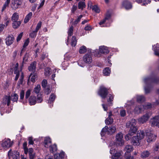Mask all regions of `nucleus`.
Wrapping results in <instances>:
<instances>
[{
  "instance_id": "1",
  "label": "nucleus",
  "mask_w": 159,
  "mask_h": 159,
  "mask_svg": "<svg viewBox=\"0 0 159 159\" xmlns=\"http://www.w3.org/2000/svg\"><path fill=\"white\" fill-rule=\"evenodd\" d=\"M108 89L106 88L103 86H101L100 89L98 92V94L102 98H107V101L108 105L109 106H112L114 96L113 94H108Z\"/></svg>"
},
{
  "instance_id": "17",
  "label": "nucleus",
  "mask_w": 159,
  "mask_h": 159,
  "mask_svg": "<svg viewBox=\"0 0 159 159\" xmlns=\"http://www.w3.org/2000/svg\"><path fill=\"white\" fill-rule=\"evenodd\" d=\"M143 109V105H136L134 109V112L136 114H139L141 113Z\"/></svg>"
},
{
  "instance_id": "21",
  "label": "nucleus",
  "mask_w": 159,
  "mask_h": 159,
  "mask_svg": "<svg viewBox=\"0 0 159 159\" xmlns=\"http://www.w3.org/2000/svg\"><path fill=\"white\" fill-rule=\"evenodd\" d=\"M116 131V129L115 126L111 125L108 127V134L111 135L114 133Z\"/></svg>"
},
{
  "instance_id": "41",
  "label": "nucleus",
  "mask_w": 159,
  "mask_h": 159,
  "mask_svg": "<svg viewBox=\"0 0 159 159\" xmlns=\"http://www.w3.org/2000/svg\"><path fill=\"white\" fill-rule=\"evenodd\" d=\"M87 49L86 47L83 46L81 47L79 50V52L80 54H83L86 52Z\"/></svg>"
},
{
  "instance_id": "4",
  "label": "nucleus",
  "mask_w": 159,
  "mask_h": 159,
  "mask_svg": "<svg viewBox=\"0 0 159 159\" xmlns=\"http://www.w3.org/2000/svg\"><path fill=\"white\" fill-rule=\"evenodd\" d=\"M136 124V120L134 119H132L128 121L126 124V127L127 128H130L129 130L133 131V130L136 129L135 132L137 131V127L135 126Z\"/></svg>"
},
{
  "instance_id": "60",
  "label": "nucleus",
  "mask_w": 159,
  "mask_h": 159,
  "mask_svg": "<svg viewBox=\"0 0 159 159\" xmlns=\"http://www.w3.org/2000/svg\"><path fill=\"white\" fill-rule=\"evenodd\" d=\"M29 42V39H27L25 41L24 44L23 46V47L24 48H25V47H26L28 45V44Z\"/></svg>"
},
{
  "instance_id": "25",
  "label": "nucleus",
  "mask_w": 159,
  "mask_h": 159,
  "mask_svg": "<svg viewBox=\"0 0 159 159\" xmlns=\"http://www.w3.org/2000/svg\"><path fill=\"white\" fill-rule=\"evenodd\" d=\"M32 15V12H30L26 16L24 20V22L25 23H26L28 22L30 20L31 18Z\"/></svg>"
},
{
  "instance_id": "37",
  "label": "nucleus",
  "mask_w": 159,
  "mask_h": 159,
  "mask_svg": "<svg viewBox=\"0 0 159 159\" xmlns=\"http://www.w3.org/2000/svg\"><path fill=\"white\" fill-rule=\"evenodd\" d=\"M153 50L155 54L159 57V47H157V46L154 45L153 46Z\"/></svg>"
},
{
  "instance_id": "36",
  "label": "nucleus",
  "mask_w": 159,
  "mask_h": 159,
  "mask_svg": "<svg viewBox=\"0 0 159 159\" xmlns=\"http://www.w3.org/2000/svg\"><path fill=\"white\" fill-rule=\"evenodd\" d=\"M19 18L18 15L17 13H15L12 16L11 20L13 22L17 21Z\"/></svg>"
},
{
  "instance_id": "23",
  "label": "nucleus",
  "mask_w": 159,
  "mask_h": 159,
  "mask_svg": "<svg viewBox=\"0 0 159 159\" xmlns=\"http://www.w3.org/2000/svg\"><path fill=\"white\" fill-rule=\"evenodd\" d=\"M56 98V96L53 93H52L50 96L49 100H48V103L51 104L53 106V102L54 101Z\"/></svg>"
},
{
  "instance_id": "54",
  "label": "nucleus",
  "mask_w": 159,
  "mask_h": 159,
  "mask_svg": "<svg viewBox=\"0 0 159 159\" xmlns=\"http://www.w3.org/2000/svg\"><path fill=\"white\" fill-rule=\"evenodd\" d=\"M77 6L73 5L71 9V12L72 13H74L75 11L77 9Z\"/></svg>"
},
{
  "instance_id": "6",
  "label": "nucleus",
  "mask_w": 159,
  "mask_h": 159,
  "mask_svg": "<svg viewBox=\"0 0 159 159\" xmlns=\"http://www.w3.org/2000/svg\"><path fill=\"white\" fill-rule=\"evenodd\" d=\"M151 114L150 113H147L138 119V121L139 123L143 124L147 121Z\"/></svg>"
},
{
  "instance_id": "10",
  "label": "nucleus",
  "mask_w": 159,
  "mask_h": 159,
  "mask_svg": "<svg viewBox=\"0 0 159 159\" xmlns=\"http://www.w3.org/2000/svg\"><path fill=\"white\" fill-rule=\"evenodd\" d=\"M83 61L86 63L90 64L92 61L91 55L89 54H85L83 58Z\"/></svg>"
},
{
  "instance_id": "43",
  "label": "nucleus",
  "mask_w": 159,
  "mask_h": 159,
  "mask_svg": "<svg viewBox=\"0 0 159 159\" xmlns=\"http://www.w3.org/2000/svg\"><path fill=\"white\" fill-rule=\"evenodd\" d=\"M152 105L151 103H148L143 105V109H148L151 108L152 107Z\"/></svg>"
},
{
  "instance_id": "53",
  "label": "nucleus",
  "mask_w": 159,
  "mask_h": 159,
  "mask_svg": "<svg viewBox=\"0 0 159 159\" xmlns=\"http://www.w3.org/2000/svg\"><path fill=\"white\" fill-rule=\"evenodd\" d=\"M41 25H42V22H41V21H39V23H38V24H37V25L36 28L35 30L36 31H38V30L41 27Z\"/></svg>"
},
{
  "instance_id": "35",
  "label": "nucleus",
  "mask_w": 159,
  "mask_h": 159,
  "mask_svg": "<svg viewBox=\"0 0 159 159\" xmlns=\"http://www.w3.org/2000/svg\"><path fill=\"white\" fill-rule=\"evenodd\" d=\"M105 122L106 125H111L113 122V120L111 117H108L105 120Z\"/></svg>"
},
{
  "instance_id": "29",
  "label": "nucleus",
  "mask_w": 159,
  "mask_h": 159,
  "mask_svg": "<svg viewBox=\"0 0 159 159\" xmlns=\"http://www.w3.org/2000/svg\"><path fill=\"white\" fill-rule=\"evenodd\" d=\"M145 100L144 97L143 95H138L137 96V100L139 102H144Z\"/></svg>"
},
{
  "instance_id": "62",
  "label": "nucleus",
  "mask_w": 159,
  "mask_h": 159,
  "mask_svg": "<svg viewBox=\"0 0 159 159\" xmlns=\"http://www.w3.org/2000/svg\"><path fill=\"white\" fill-rule=\"evenodd\" d=\"M125 159H133L134 157L131 156L130 154H129L127 155H126L125 157Z\"/></svg>"
},
{
  "instance_id": "39",
  "label": "nucleus",
  "mask_w": 159,
  "mask_h": 159,
  "mask_svg": "<svg viewBox=\"0 0 159 159\" xmlns=\"http://www.w3.org/2000/svg\"><path fill=\"white\" fill-rule=\"evenodd\" d=\"M77 43V40L75 36H72L71 40V44L72 46L75 47L76 46Z\"/></svg>"
},
{
  "instance_id": "2",
  "label": "nucleus",
  "mask_w": 159,
  "mask_h": 159,
  "mask_svg": "<svg viewBox=\"0 0 159 159\" xmlns=\"http://www.w3.org/2000/svg\"><path fill=\"white\" fill-rule=\"evenodd\" d=\"M159 79L156 78L152 76L145 78L144 82L145 84L144 87L145 93L148 94L150 93L151 90V86L153 83H157L159 81Z\"/></svg>"
},
{
  "instance_id": "16",
  "label": "nucleus",
  "mask_w": 159,
  "mask_h": 159,
  "mask_svg": "<svg viewBox=\"0 0 159 159\" xmlns=\"http://www.w3.org/2000/svg\"><path fill=\"white\" fill-rule=\"evenodd\" d=\"M28 100L29 104L31 106L34 105L37 102L36 97L34 96H31Z\"/></svg>"
},
{
  "instance_id": "27",
  "label": "nucleus",
  "mask_w": 159,
  "mask_h": 159,
  "mask_svg": "<svg viewBox=\"0 0 159 159\" xmlns=\"http://www.w3.org/2000/svg\"><path fill=\"white\" fill-rule=\"evenodd\" d=\"M112 156V159H118L121 156V152L120 151H116Z\"/></svg>"
},
{
  "instance_id": "34",
  "label": "nucleus",
  "mask_w": 159,
  "mask_h": 159,
  "mask_svg": "<svg viewBox=\"0 0 159 159\" xmlns=\"http://www.w3.org/2000/svg\"><path fill=\"white\" fill-rule=\"evenodd\" d=\"M111 73V70L109 67L106 68L103 70V73L105 76L109 75Z\"/></svg>"
},
{
  "instance_id": "24",
  "label": "nucleus",
  "mask_w": 159,
  "mask_h": 159,
  "mask_svg": "<svg viewBox=\"0 0 159 159\" xmlns=\"http://www.w3.org/2000/svg\"><path fill=\"white\" fill-rule=\"evenodd\" d=\"M135 130L136 129H134V130H133V131L129 130L128 134L125 136V139L127 140H129L132 136L135 134Z\"/></svg>"
},
{
  "instance_id": "52",
  "label": "nucleus",
  "mask_w": 159,
  "mask_h": 159,
  "mask_svg": "<svg viewBox=\"0 0 159 159\" xmlns=\"http://www.w3.org/2000/svg\"><path fill=\"white\" fill-rule=\"evenodd\" d=\"M47 83V80L44 79L42 82V86L43 88H45L46 87Z\"/></svg>"
},
{
  "instance_id": "8",
  "label": "nucleus",
  "mask_w": 159,
  "mask_h": 159,
  "mask_svg": "<svg viewBox=\"0 0 159 159\" xmlns=\"http://www.w3.org/2000/svg\"><path fill=\"white\" fill-rule=\"evenodd\" d=\"M123 134L121 133H119L116 134V140L119 142V145L120 146H121L124 144V143L123 140Z\"/></svg>"
},
{
  "instance_id": "44",
  "label": "nucleus",
  "mask_w": 159,
  "mask_h": 159,
  "mask_svg": "<svg viewBox=\"0 0 159 159\" xmlns=\"http://www.w3.org/2000/svg\"><path fill=\"white\" fill-rule=\"evenodd\" d=\"M51 71V69L49 67L46 68L44 70V74L46 76H48L50 74Z\"/></svg>"
},
{
  "instance_id": "28",
  "label": "nucleus",
  "mask_w": 159,
  "mask_h": 159,
  "mask_svg": "<svg viewBox=\"0 0 159 159\" xmlns=\"http://www.w3.org/2000/svg\"><path fill=\"white\" fill-rule=\"evenodd\" d=\"M73 26H71L69 29L68 34V39L67 40V42L68 41V40L69 39V37H70L73 34Z\"/></svg>"
},
{
  "instance_id": "30",
  "label": "nucleus",
  "mask_w": 159,
  "mask_h": 159,
  "mask_svg": "<svg viewBox=\"0 0 159 159\" xmlns=\"http://www.w3.org/2000/svg\"><path fill=\"white\" fill-rule=\"evenodd\" d=\"M108 127L106 126L102 128L101 132V134L102 136H104L106 133L107 132L108 133Z\"/></svg>"
},
{
  "instance_id": "57",
  "label": "nucleus",
  "mask_w": 159,
  "mask_h": 159,
  "mask_svg": "<svg viewBox=\"0 0 159 159\" xmlns=\"http://www.w3.org/2000/svg\"><path fill=\"white\" fill-rule=\"evenodd\" d=\"M4 20H6V21L5 23V24L4 25H5V27H7V26L8 25L10 21V19H8L6 17L5 18Z\"/></svg>"
},
{
  "instance_id": "58",
  "label": "nucleus",
  "mask_w": 159,
  "mask_h": 159,
  "mask_svg": "<svg viewBox=\"0 0 159 159\" xmlns=\"http://www.w3.org/2000/svg\"><path fill=\"white\" fill-rule=\"evenodd\" d=\"M120 114L121 116H125L126 115L125 111L124 110H121L120 111Z\"/></svg>"
},
{
  "instance_id": "63",
  "label": "nucleus",
  "mask_w": 159,
  "mask_h": 159,
  "mask_svg": "<svg viewBox=\"0 0 159 159\" xmlns=\"http://www.w3.org/2000/svg\"><path fill=\"white\" fill-rule=\"evenodd\" d=\"M23 33L22 32L20 33L17 36V42H18L19 41L20 39H21L22 35H23Z\"/></svg>"
},
{
  "instance_id": "14",
  "label": "nucleus",
  "mask_w": 159,
  "mask_h": 159,
  "mask_svg": "<svg viewBox=\"0 0 159 159\" xmlns=\"http://www.w3.org/2000/svg\"><path fill=\"white\" fill-rule=\"evenodd\" d=\"M122 5L126 9H130L132 7V5L131 3L127 0H125L122 2Z\"/></svg>"
},
{
  "instance_id": "38",
  "label": "nucleus",
  "mask_w": 159,
  "mask_h": 159,
  "mask_svg": "<svg viewBox=\"0 0 159 159\" xmlns=\"http://www.w3.org/2000/svg\"><path fill=\"white\" fill-rule=\"evenodd\" d=\"M125 150L127 152L129 153L133 150V147L131 145H127L126 146Z\"/></svg>"
},
{
  "instance_id": "47",
  "label": "nucleus",
  "mask_w": 159,
  "mask_h": 159,
  "mask_svg": "<svg viewBox=\"0 0 159 159\" xmlns=\"http://www.w3.org/2000/svg\"><path fill=\"white\" fill-rule=\"evenodd\" d=\"M92 9L93 11H95L97 13H98L100 12L99 9L98 8V7L96 5L93 6L92 7Z\"/></svg>"
},
{
  "instance_id": "7",
  "label": "nucleus",
  "mask_w": 159,
  "mask_h": 159,
  "mask_svg": "<svg viewBox=\"0 0 159 159\" xmlns=\"http://www.w3.org/2000/svg\"><path fill=\"white\" fill-rule=\"evenodd\" d=\"M150 123L152 126H157L159 127V117L155 116L150 119Z\"/></svg>"
},
{
  "instance_id": "46",
  "label": "nucleus",
  "mask_w": 159,
  "mask_h": 159,
  "mask_svg": "<svg viewBox=\"0 0 159 159\" xmlns=\"http://www.w3.org/2000/svg\"><path fill=\"white\" fill-rule=\"evenodd\" d=\"M85 6V3L84 2H80L78 3V8L79 9H83Z\"/></svg>"
},
{
  "instance_id": "22",
  "label": "nucleus",
  "mask_w": 159,
  "mask_h": 159,
  "mask_svg": "<svg viewBox=\"0 0 159 159\" xmlns=\"http://www.w3.org/2000/svg\"><path fill=\"white\" fill-rule=\"evenodd\" d=\"M36 62L34 61L28 67V70L30 71L34 72L36 69Z\"/></svg>"
},
{
  "instance_id": "61",
  "label": "nucleus",
  "mask_w": 159,
  "mask_h": 159,
  "mask_svg": "<svg viewBox=\"0 0 159 159\" xmlns=\"http://www.w3.org/2000/svg\"><path fill=\"white\" fill-rule=\"evenodd\" d=\"M30 159H34L35 157V153L29 154Z\"/></svg>"
},
{
  "instance_id": "20",
  "label": "nucleus",
  "mask_w": 159,
  "mask_h": 159,
  "mask_svg": "<svg viewBox=\"0 0 159 159\" xmlns=\"http://www.w3.org/2000/svg\"><path fill=\"white\" fill-rule=\"evenodd\" d=\"M140 140L136 136L133 137L131 140L132 143L134 145H138L140 143Z\"/></svg>"
},
{
  "instance_id": "56",
  "label": "nucleus",
  "mask_w": 159,
  "mask_h": 159,
  "mask_svg": "<svg viewBox=\"0 0 159 159\" xmlns=\"http://www.w3.org/2000/svg\"><path fill=\"white\" fill-rule=\"evenodd\" d=\"M51 91V89L49 87H47L45 89L44 92L47 95L49 94Z\"/></svg>"
},
{
  "instance_id": "31",
  "label": "nucleus",
  "mask_w": 159,
  "mask_h": 159,
  "mask_svg": "<svg viewBox=\"0 0 159 159\" xmlns=\"http://www.w3.org/2000/svg\"><path fill=\"white\" fill-rule=\"evenodd\" d=\"M21 22L20 21H17L13 22L12 23V27L14 29L17 28L20 25Z\"/></svg>"
},
{
  "instance_id": "26",
  "label": "nucleus",
  "mask_w": 159,
  "mask_h": 159,
  "mask_svg": "<svg viewBox=\"0 0 159 159\" xmlns=\"http://www.w3.org/2000/svg\"><path fill=\"white\" fill-rule=\"evenodd\" d=\"M138 3H142V5L145 6L146 4L149 3L151 2L149 0H135Z\"/></svg>"
},
{
  "instance_id": "51",
  "label": "nucleus",
  "mask_w": 159,
  "mask_h": 159,
  "mask_svg": "<svg viewBox=\"0 0 159 159\" xmlns=\"http://www.w3.org/2000/svg\"><path fill=\"white\" fill-rule=\"evenodd\" d=\"M28 57L29 54L27 53H26L23 58V63H24L27 61Z\"/></svg>"
},
{
  "instance_id": "9",
  "label": "nucleus",
  "mask_w": 159,
  "mask_h": 159,
  "mask_svg": "<svg viewBox=\"0 0 159 159\" xmlns=\"http://www.w3.org/2000/svg\"><path fill=\"white\" fill-rule=\"evenodd\" d=\"M13 142H11L9 139H7L4 140L2 143V146L4 148H9L12 146Z\"/></svg>"
},
{
  "instance_id": "33",
  "label": "nucleus",
  "mask_w": 159,
  "mask_h": 159,
  "mask_svg": "<svg viewBox=\"0 0 159 159\" xmlns=\"http://www.w3.org/2000/svg\"><path fill=\"white\" fill-rule=\"evenodd\" d=\"M50 150L52 153H53L56 152L57 150V145L54 144L53 145L50 146Z\"/></svg>"
},
{
  "instance_id": "42",
  "label": "nucleus",
  "mask_w": 159,
  "mask_h": 159,
  "mask_svg": "<svg viewBox=\"0 0 159 159\" xmlns=\"http://www.w3.org/2000/svg\"><path fill=\"white\" fill-rule=\"evenodd\" d=\"M18 96L16 94H14L11 95V99L13 102H17L18 99Z\"/></svg>"
},
{
  "instance_id": "49",
  "label": "nucleus",
  "mask_w": 159,
  "mask_h": 159,
  "mask_svg": "<svg viewBox=\"0 0 159 159\" xmlns=\"http://www.w3.org/2000/svg\"><path fill=\"white\" fill-rule=\"evenodd\" d=\"M31 94V90L28 89L25 93V98L27 99L29 98V97Z\"/></svg>"
},
{
  "instance_id": "48",
  "label": "nucleus",
  "mask_w": 159,
  "mask_h": 159,
  "mask_svg": "<svg viewBox=\"0 0 159 159\" xmlns=\"http://www.w3.org/2000/svg\"><path fill=\"white\" fill-rule=\"evenodd\" d=\"M83 16L82 15H80L77 18V19L75 20L73 22L74 25H77L78 23L80 21L82 17Z\"/></svg>"
},
{
  "instance_id": "12",
  "label": "nucleus",
  "mask_w": 159,
  "mask_h": 159,
  "mask_svg": "<svg viewBox=\"0 0 159 159\" xmlns=\"http://www.w3.org/2000/svg\"><path fill=\"white\" fill-rule=\"evenodd\" d=\"M21 2L18 0H13L12 1L11 7L14 9L17 8L19 6H20Z\"/></svg>"
},
{
  "instance_id": "5",
  "label": "nucleus",
  "mask_w": 159,
  "mask_h": 159,
  "mask_svg": "<svg viewBox=\"0 0 159 159\" xmlns=\"http://www.w3.org/2000/svg\"><path fill=\"white\" fill-rule=\"evenodd\" d=\"M146 139L148 143L154 141L156 139L157 136L151 132L150 131L146 132Z\"/></svg>"
},
{
  "instance_id": "59",
  "label": "nucleus",
  "mask_w": 159,
  "mask_h": 159,
  "mask_svg": "<svg viewBox=\"0 0 159 159\" xmlns=\"http://www.w3.org/2000/svg\"><path fill=\"white\" fill-rule=\"evenodd\" d=\"M25 96V93L24 90H22L20 92V97L21 99H23Z\"/></svg>"
},
{
  "instance_id": "64",
  "label": "nucleus",
  "mask_w": 159,
  "mask_h": 159,
  "mask_svg": "<svg viewBox=\"0 0 159 159\" xmlns=\"http://www.w3.org/2000/svg\"><path fill=\"white\" fill-rule=\"evenodd\" d=\"M159 149V143H157L155 144V147L154 150V151H157Z\"/></svg>"
},
{
  "instance_id": "18",
  "label": "nucleus",
  "mask_w": 159,
  "mask_h": 159,
  "mask_svg": "<svg viewBox=\"0 0 159 159\" xmlns=\"http://www.w3.org/2000/svg\"><path fill=\"white\" fill-rule=\"evenodd\" d=\"M145 135V133L143 131L139 130L137 133V135L136 136L140 141L141 139L144 138Z\"/></svg>"
},
{
  "instance_id": "19",
  "label": "nucleus",
  "mask_w": 159,
  "mask_h": 159,
  "mask_svg": "<svg viewBox=\"0 0 159 159\" xmlns=\"http://www.w3.org/2000/svg\"><path fill=\"white\" fill-rule=\"evenodd\" d=\"M51 143V140L49 137H46L44 139V147L45 148H48L50 146Z\"/></svg>"
},
{
  "instance_id": "11",
  "label": "nucleus",
  "mask_w": 159,
  "mask_h": 159,
  "mask_svg": "<svg viewBox=\"0 0 159 159\" xmlns=\"http://www.w3.org/2000/svg\"><path fill=\"white\" fill-rule=\"evenodd\" d=\"M8 155L9 157H11L13 159H19V152L16 151L11 152L10 150L8 152Z\"/></svg>"
},
{
  "instance_id": "13",
  "label": "nucleus",
  "mask_w": 159,
  "mask_h": 159,
  "mask_svg": "<svg viewBox=\"0 0 159 159\" xmlns=\"http://www.w3.org/2000/svg\"><path fill=\"white\" fill-rule=\"evenodd\" d=\"M14 40L13 35H9L6 39V43L7 45L10 46L13 43Z\"/></svg>"
},
{
  "instance_id": "50",
  "label": "nucleus",
  "mask_w": 159,
  "mask_h": 159,
  "mask_svg": "<svg viewBox=\"0 0 159 159\" xmlns=\"http://www.w3.org/2000/svg\"><path fill=\"white\" fill-rule=\"evenodd\" d=\"M38 31L36 30L33 31L32 32L30 33V36L32 38H34L36 36L37 33Z\"/></svg>"
},
{
  "instance_id": "55",
  "label": "nucleus",
  "mask_w": 159,
  "mask_h": 159,
  "mask_svg": "<svg viewBox=\"0 0 159 159\" xmlns=\"http://www.w3.org/2000/svg\"><path fill=\"white\" fill-rule=\"evenodd\" d=\"M24 77L23 75H22L21 76V78L19 80V81L18 84L19 86H20V85L22 84L23 83Z\"/></svg>"
},
{
  "instance_id": "15",
  "label": "nucleus",
  "mask_w": 159,
  "mask_h": 159,
  "mask_svg": "<svg viewBox=\"0 0 159 159\" xmlns=\"http://www.w3.org/2000/svg\"><path fill=\"white\" fill-rule=\"evenodd\" d=\"M11 99L10 96H5L3 98L2 103L4 104H7V106H9L10 103Z\"/></svg>"
},
{
  "instance_id": "40",
  "label": "nucleus",
  "mask_w": 159,
  "mask_h": 159,
  "mask_svg": "<svg viewBox=\"0 0 159 159\" xmlns=\"http://www.w3.org/2000/svg\"><path fill=\"white\" fill-rule=\"evenodd\" d=\"M41 89V86L39 84L37 85L35 87L34 89V92L36 94L38 93Z\"/></svg>"
},
{
  "instance_id": "32",
  "label": "nucleus",
  "mask_w": 159,
  "mask_h": 159,
  "mask_svg": "<svg viewBox=\"0 0 159 159\" xmlns=\"http://www.w3.org/2000/svg\"><path fill=\"white\" fill-rule=\"evenodd\" d=\"M150 154L149 151H145L142 153L141 156L143 158H146Z\"/></svg>"
},
{
  "instance_id": "3",
  "label": "nucleus",
  "mask_w": 159,
  "mask_h": 159,
  "mask_svg": "<svg viewBox=\"0 0 159 159\" xmlns=\"http://www.w3.org/2000/svg\"><path fill=\"white\" fill-rule=\"evenodd\" d=\"M94 55L95 56L100 57L101 54H107L109 52V51L107 47L104 46H101L99 47V51L97 49L95 51Z\"/></svg>"
},
{
  "instance_id": "45",
  "label": "nucleus",
  "mask_w": 159,
  "mask_h": 159,
  "mask_svg": "<svg viewBox=\"0 0 159 159\" xmlns=\"http://www.w3.org/2000/svg\"><path fill=\"white\" fill-rule=\"evenodd\" d=\"M43 101L42 96L40 94H38L37 96V102L38 103H40Z\"/></svg>"
}]
</instances>
